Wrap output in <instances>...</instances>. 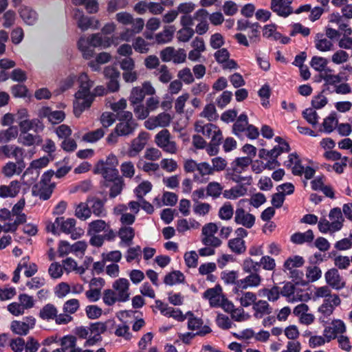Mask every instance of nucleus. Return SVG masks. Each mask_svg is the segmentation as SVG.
<instances>
[{
  "instance_id": "1",
  "label": "nucleus",
  "mask_w": 352,
  "mask_h": 352,
  "mask_svg": "<svg viewBox=\"0 0 352 352\" xmlns=\"http://www.w3.org/2000/svg\"><path fill=\"white\" fill-rule=\"evenodd\" d=\"M79 82V89L75 94V100L74 102V113L76 117H80L82 113L87 109H89L93 101L94 95L90 91L94 86V81L90 80L87 73H82L78 78Z\"/></svg>"
},
{
  "instance_id": "2",
  "label": "nucleus",
  "mask_w": 352,
  "mask_h": 352,
  "mask_svg": "<svg viewBox=\"0 0 352 352\" xmlns=\"http://www.w3.org/2000/svg\"><path fill=\"white\" fill-rule=\"evenodd\" d=\"M130 283L128 279L120 278L116 280L112 285V289L104 290L102 300L107 306H112L116 302H124L130 298Z\"/></svg>"
},
{
  "instance_id": "3",
  "label": "nucleus",
  "mask_w": 352,
  "mask_h": 352,
  "mask_svg": "<svg viewBox=\"0 0 352 352\" xmlns=\"http://www.w3.org/2000/svg\"><path fill=\"white\" fill-rule=\"evenodd\" d=\"M300 283L287 282L281 289V295L286 297L289 302H306L310 299L307 290L300 287Z\"/></svg>"
},
{
  "instance_id": "4",
  "label": "nucleus",
  "mask_w": 352,
  "mask_h": 352,
  "mask_svg": "<svg viewBox=\"0 0 352 352\" xmlns=\"http://www.w3.org/2000/svg\"><path fill=\"white\" fill-rule=\"evenodd\" d=\"M117 120L119 122L116 124L115 129L122 136L132 135L138 126V124L133 119L131 111L118 112Z\"/></svg>"
},
{
  "instance_id": "5",
  "label": "nucleus",
  "mask_w": 352,
  "mask_h": 352,
  "mask_svg": "<svg viewBox=\"0 0 352 352\" xmlns=\"http://www.w3.org/2000/svg\"><path fill=\"white\" fill-rule=\"evenodd\" d=\"M218 231V226L214 223H208L204 225L201 230V243L206 246L213 248L219 247L222 241L215 236Z\"/></svg>"
},
{
  "instance_id": "6",
  "label": "nucleus",
  "mask_w": 352,
  "mask_h": 352,
  "mask_svg": "<svg viewBox=\"0 0 352 352\" xmlns=\"http://www.w3.org/2000/svg\"><path fill=\"white\" fill-rule=\"evenodd\" d=\"M155 142L164 152L175 154L177 151V144L168 129H162L158 132L155 135Z\"/></svg>"
},
{
  "instance_id": "7",
  "label": "nucleus",
  "mask_w": 352,
  "mask_h": 352,
  "mask_svg": "<svg viewBox=\"0 0 352 352\" xmlns=\"http://www.w3.org/2000/svg\"><path fill=\"white\" fill-rule=\"evenodd\" d=\"M112 320H108L105 322H96L91 323L89 327L90 336L85 342V346H93L96 342L102 340L101 334L104 333L109 324H113Z\"/></svg>"
},
{
  "instance_id": "8",
  "label": "nucleus",
  "mask_w": 352,
  "mask_h": 352,
  "mask_svg": "<svg viewBox=\"0 0 352 352\" xmlns=\"http://www.w3.org/2000/svg\"><path fill=\"white\" fill-rule=\"evenodd\" d=\"M195 129L198 133H201L204 136L214 140H222L223 135L221 130L215 124L208 123L203 124L202 122H197Z\"/></svg>"
},
{
  "instance_id": "9",
  "label": "nucleus",
  "mask_w": 352,
  "mask_h": 352,
  "mask_svg": "<svg viewBox=\"0 0 352 352\" xmlns=\"http://www.w3.org/2000/svg\"><path fill=\"white\" fill-rule=\"evenodd\" d=\"M329 297L324 299L323 303L318 307V312L321 314L320 320L322 322H326L325 319L333 314L334 309L341 302L339 296L336 294Z\"/></svg>"
},
{
  "instance_id": "10",
  "label": "nucleus",
  "mask_w": 352,
  "mask_h": 352,
  "mask_svg": "<svg viewBox=\"0 0 352 352\" xmlns=\"http://www.w3.org/2000/svg\"><path fill=\"white\" fill-rule=\"evenodd\" d=\"M36 320L33 316L26 317L23 321L13 320L10 324L11 331L19 336H26L33 329Z\"/></svg>"
},
{
  "instance_id": "11",
  "label": "nucleus",
  "mask_w": 352,
  "mask_h": 352,
  "mask_svg": "<svg viewBox=\"0 0 352 352\" xmlns=\"http://www.w3.org/2000/svg\"><path fill=\"white\" fill-rule=\"evenodd\" d=\"M172 117L168 113H160L156 116H151L144 122V126L148 130L157 127L164 128L170 125Z\"/></svg>"
},
{
  "instance_id": "12",
  "label": "nucleus",
  "mask_w": 352,
  "mask_h": 352,
  "mask_svg": "<svg viewBox=\"0 0 352 352\" xmlns=\"http://www.w3.org/2000/svg\"><path fill=\"white\" fill-rule=\"evenodd\" d=\"M324 278L327 284L334 289L340 290L346 286L344 279L336 268L327 270L324 274Z\"/></svg>"
},
{
  "instance_id": "13",
  "label": "nucleus",
  "mask_w": 352,
  "mask_h": 352,
  "mask_svg": "<svg viewBox=\"0 0 352 352\" xmlns=\"http://www.w3.org/2000/svg\"><path fill=\"white\" fill-rule=\"evenodd\" d=\"M292 0H271L270 8L278 16L286 18L294 12Z\"/></svg>"
},
{
  "instance_id": "14",
  "label": "nucleus",
  "mask_w": 352,
  "mask_h": 352,
  "mask_svg": "<svg viewBox=\"0 0 352 352\" xmlns=\"http://www.w3.org/2000/svg\"><path fill=\"white\" fill-rule=\"evenodd\" d=\"M156 307L160 311V313L166 317L173 318L177 321H184L186 316L182 314V311L179 309H175L169 307L168 305L164 304L160 300H155Z\"/></svg>"
},
{
  "instance_id": "15",
  "label": "nucleus",
  "mask_w": 352,
  "mask_h": 352,
  "mask_svg": "<svg viewBox=\"0 0 352 352\" xmlns=\"http://www.w3.org/2000/svg\"><path fill=\"white\" fill-rule=\"evenodd\" d=\"M38 116L40 118H47L52 124L61 122L65 117L63 111H52L48 107H44L39 109Z\"/></svg>"
},
{
  "instance_id": "16",
  "label": "nucleus",
  "mask_w": 352,
  "mask_h": 352,
  "mask_svg": "<svg viewBox=\"0 0 352 352\" xmlns=\"http://www.w3.org/2000/svg\"><path fill=\"white\" fill-rule=\"evenodd\" d=\"M54 186L52 184L38 182L34 184L32 188V194L40 199L45 201L51 197Z\"/></svg>"
},
{
  "instance_id": "17",
  "label": "nucleus",
  "mask_w": 352,
  "mask_h": 352,
  "mask_svg": "<svg viewBox=\"0 0 352 352\" xmlns=\"http://www.w3.org/2000/svg\"><path fill=\"white\" fill-rule=\"evenodd\" d=\"M234 221L246 228H251L255 223V217L247 212L243 208H238L235 211Z\"/></svg>"
},
{
  "instance_id": "18",
  "label": "nucleus",
  "mask_w": 352,
  "mask_h": 352,
  "mask_svg": "<svg viewBox=\"0 0 352 352\" xmlns=\"http://www.w3.org/2000/svg\"><path fill=\"white\" fill-rule=\"evenodd\" d=\"M148 140V133L141 132L138 136L131 142L128 154L131 157H135L144 148Z\"/></svg>"
},
{
  "instance_id": "19",
  "label": "nucleus",
  "mask_w": 352,
  "mask_h": 352,
  "mask_svg": "<svg viewBox=\"0 0 352 352\" xmlns=\"http://www.w3.org/2000/svg\"><path fill=\"white\" fill-rule=\"evenodd\" d=\"M87 201L89 204L91 213L99 217H106L105 200H102L96 197L89 196L87 197Z\"/></svg>"
},
{
  "instance_id": "20",
  "label": "nucleus",
  "mask_w": 352,
  "mask_h": 352,
  "mask_svg": "<svg viewBox=\"0 0 352 352\" xmlns=\"http://www.w3.org/2000/svg\"><path fill=\"white\" fill-rule=\"evenodd\" d=\"M261 281L262 278L258 273H249V275L239 280L237 290L242 291L250 287H257L261 285Z\"/></svg>"
},
{
  "instance_id": "21",
  "label": "nucleus",
  "mask_w": 352,
  "mask_h": 352,
  "mask_svg": "<svg viewBox=\"0 0 352 352\" xmlns=\"http://www.w3.org/2000/svg\"><path fill=\"white\" fill-rule=\"evenodd\" d=\"M94 173L100 174L105 180V182H111V181L121 177L119 175L117 168L104 167L102 162H98L94 168Z\"/></svg>"
},
{
  "instance_id": "22",
  "label": "nucleus",
  "mask_w": 352,
  "mask_h": 352,
  "mask_svg": "<svg viewBox=\"0 0 352 352\" xmlns=\"http://www.w3.org/2000/svg\"><path fill=\"white\" fill-rule=\"evenodd\" d=\"M20 132H28L33 130L36 133L41 132L43 130L44 126L38 119L28 120L25 119L19 123Z\"/></svg>"
},
{
  "instance_id": "23",
  "label": "nucleus",
  "mask_w": 352,
  "mask_h": 352,
  "mask_svg": "<svg viewBox=\"0 0 352 352\" xmlns=\"http://www.w3.org/2000/svg\"><path fill=\"white\" fill-rule=\"evenodd\" d=\"M118 236L120 238V246H130L135 236V230L131 226H121L118 232Z\"/></svg>"
},
{
  "instance_id": "24",
  "label": "nucleus",
  "mask_w": 352,
  "mask_h": 352,
  "mask_svg": "<svg viewBox=\"0 0 352 352\" xmlns=\"http://www.w3.org/2000/svg\"><path fill=\"white\" fill-rule=\"evenodd\" d=\"M74 18L77 21L78 27L82 31H85L91 27L97 28V25H93L92 19L88 16H85L83 14V12L79 9L74 10ZM96 23L98 24V21H96Z\"/></svg>"
},
{
  "instance_id": "25",
  "label": "nucleus",
  "mask_w": 352,
  "mask_h": 352,
  "mask_svg": "<svg viewBox=\"0 0 352 352\" xmlns=\"http://www.w3.org/2000/svg\"><path fill=\"white\" fill-rule=\"evenodd\" d=\"M21 190V185L18 181H12L8 186H0V197H15Z\"/></svg>"
},
{
  "instance_id": "26",
  "label": "nucleus",
  "mask_w": 352,
  "mask_h": 352,
  "mask_svg": "<svg viewBox=\"0 0 352 352\" xmlns=\"http://www.w3.org/2000/svg\"><path fill=\"white\" fill-rule=\"evenodd\" d=\"M254 316L256 318H262L265 315H270L272 313V308L266 300H259L254 303L252 307Z\"/></svg>"
},
{
  "instance_id": "27",
  "label": "nucleus",
  "mask_w": 352,
  "mask_h": 352,
  "mask_svg": "<svg viewBox=\"0 0 352 352\" xmlns=\"http://www.w3.org/2000/svg\"><path fill=\"white\" fill-rule=\"evenodd\" d=\"M239 272L235 270H225L221 273V278L226 285H234L235 287L233 289V292L235 294H238L240 290H237L238 288V280Z\"/></svg>"
},
{
  "instance_id": "28",
  "label": "nucleus",
  "mask_w": 352,
  "mask_h": 352,
  "mask_svg": "<svg viewBox=\"0 0 352 352\" xmlns=\"http://www.w3.org/2000/svg\"><path fill=\"white\" fill-rule=\"evenodd\" d=\"M91 46L93 47L107 48L113 44V40L101 33L94 34L89 38Z\"/></svg>"
},
{
  "instance_id": "29",
  "label": "nucleus",
  "mask_w": 352,
  "mask_h": 352,
  "mask_svg": "<svg viewBox=\"0 0 352 352\" xmlns=\"http://www.w3.org/2000/svg\"><path fill=\"white\" fill-rule=\"evenodd\" d=\"M104 186L109 188V197L115 198L121 194L124 186V182L122 177H120L111 181V182H104Z\"/></svg>"
},
{
  "instance_id": "30",
  "label": "nucleus",
  "mask_w": 352,
  "mask_h": 352,
  "mask_svg": "<svg viewBox=\"0 0 352 352\" xmlns=\"http://www.w3.org/2000/svg\"><path fill=\"white\" fill-rule=\"evenodd\" d=\"M248 188L243 184H239L232 187L230 189L225 190L223 192V196L227 199H236L240 197L246 195Z\"/></svg>"
},
{
  "instance_id": "31",
  "label": "nucleus",
  "mask_w": 352,
  "mask_h": 352,
  "mask_svg": "<svg viewBox=\"0 0 352 352\" xmlns=\"http://www.w3.org/2000/svg\"><path fill=\"white\" fill-rule=\"evenodd\" d=\"M314 239V234L311 230H308L305 232H298L291 236V241L293 243L301 245L305 243H311Z\"/></svg>"
},
{
  "instance_id": "32",
  "label": "nucleus",
  "mask_w": 352,
  "mask_h": 352,
  "mask_svg": "<svg viewBox=\"0 0 352 352\" xmlns=\"http://www.w3.org/2000/svg\"><path fill=\"white\" fill-rule=\"evenodd\" d=\"M56 223H59L60 230L65 233H72V237L76 239L78 236H74L73 231L75 230L76 220L69 218L66 220L63 217H57Z\"/></svg>"
},
{
  "instance_id": "33",
  "label": "nucleus",
  "mask_w": 352,
  "mask_h": 352,
  "mask_svg": "<svg viewBox=\"0 0 352 352\" xmlns=\"http://www.w3.org/2000/svg\"><path fill=\"white\" fill-rule=\"evenodd\" d=\"M197 173H195L193 176V179L195 182H204L205 177L213 175L211 166L209 163L203 162L198 164L197 170Z\"/></svg>"
},
{
  "instance_id": "34",
  "label": "nucleus",
  "mask_w": 352,
  "mask_h": 352,
  "mask_svg": "<svg viewBox=\"0 0 352 352\" xmlns=\"http://www.w3.org/2000/svg\"><path fill=\"white\" fill-rule=\"evenodd\" d=\"M19 13L23 21L28 25H33L37 20L36 12L28 6H21Z\"/></svg>"
},
{
  "instance_id": "35",
  "label": "nucleus",
  "mask_w": 352,
  "mask_h": 352,
  "mask_svg": "<svg viewBox=\"0 0 352 352\" xmlns=\"http://www.w3.org/2000/svg\"><path fill=\"white\" fill-rule=\"evenodd\" d=\"M131 24L132 29L131 30L128 29L125 32L121 34L120 36L122 40L128 41L133 34L140 32L144 28V21L141 18H138L135 20L133 19Z\"/></svg>"
},
{
  "instance_id": "36",
  "label": "nucleus",
  "mask_w": 352,
  "mask_h": 352,
  "mask_svg": "<svg viewBox=\"0 0 352 352\" xmlns=\"http://www.w3.org/2000/svg\"><path fill=\"white\" fill-rule=\"evenodd\" d=\"M248 118L245 113H241L233 124V133L240 137L242 133L245 132L248 126Z\"/></svg>"
},
{
  "instance_id": "37",
  "label": "nucleus",
  "mask_w": 352,
  "mask_h": 352,
  "mask_svg": "<svg viewBox=\"0 0 352 352\" xmlns=\"http://www.w3.org/2000/svg\"><path fill=\"white\" fill-rule=\"evenodd\" d=\"M42 139L39 135H34L28 132H21L18 138V142L25 146H31L34 144H40Z\"/></svg>"
},
{
  "instance_id": "38",
  "label": "nucleus",
  "mask_w": 352,
  "mask_h": 352,
  "mask_svg": "<svg viewBox=\"0 0 352 352\" xmlns=\"http://www.w3.org/2000/svg\"><path fill=\"white\" fill-rule=\"evenodd\" d=\"M175 28L174 26H166L163 31L157 34L155 36V41L158 44H164L170 42L173 37Z\"/></svg>"
},
{
  "instance_id": "39",
  "label": "nucleus",
  "mask_w": 352,
  "mask_h": 352,
  "mask_svg": "<svg viewBox=\"0 0 352 352\" xmlns=\"http://www.w3.org/2000/svg\"><path fill=\"white\" fill-rule=\"evenodd\" d=\"M305 259L302 256L298 255L289 256L284 262L283 271L287 272V270L300 267L305 264Z\"/></svg>"
},
{
  "instance_id": "40",
  "label": "nucleus",
  "mask_w": 352,
  "mask_h": 352,
  "mask_svg": "<svg viewBox=\"0 0 352 352\" xmlns=\"http://www.w3.org/2000/svg\"><path fill=\"white\" fill-rule=\"evenodd\" d=\"M315 46L320 52H328L333 50V42L324 37L322 34H317L315 40Z\"/></svg>"
},
{
  "instance_id": "41",
  "label": "nucleus",
  "mask_w": 352,
  "mask_h": 352,
  "mask_svg": "<svg viewBox=\"0 0 352 352\" xmlns=\"http://www.w3.org/2000/svg\"><path fill=\"white\" fill-rule=\"evenodd\" d=\"M223 186L217 182H211L206 187V196L211 197L216 199L223 195Z\"/></svg>"
},
{
  "instance_id": "42",
  "label": "nucleus",
  "mask_w": 352,
  "mask_h": 352,
  "mask_svg": "<svg viewBox=\"0 0 352 352\" xmlns=\"http://www.w3.org/2000/svg\"><path fill=\"white\" fill-rule=\"evenodd\" d=\"M58 314L56 307L50 303L45 305L39 311V317L43 320H54Z\"/></svg>"
},
{
  "instance_id": "43",
  "label": "nucleus",
  "mask_w": 352,
  "mask_h": 352,
  "mask_svg": "<svg viewBox=\"0 0 352 352\" xmlns=\"http://www.w3.org/2000/svg\"><path fill=\"white\" fill-rule=\"evenodd\" d=\"M79 50L85 59H89L94 56V50L90 44V39L81 37L78 42Z\"/></svg>"
},
{
  "instance_id": "44",
  "label": "nucleus",
  "mask_w": 352,
  "mask_h": 352,
  "mask_svg": "<svg viewBox=\"0 0 352 352\" xmlns=\"http://www.w3.org/2000/svg\"><path fill=\"white\" fill-rule=\"evenodd\" d=\"M108 225L109 223L102 219L92 221L88 224L87 233L91 234L104 232L108 228Z\"/></svg>"
},
{
  "instance_id": "45",
  "label": "nucleus",
  "mask_w": 352,
  "mask_h": 352,
  "mask_svg": "<svg viewBox=\"0 0 352 352\" xmlns=\"http://www.w3.org/2000/svg\"><path fill=\"white\" fill-rule=\"evenodd\" d=\"M228 245L230 250L236 254H241L246 250L245 241L239 237L230 239Z\"/></svg>"
},
{
  "instance_id": "46",
  "label": "nucleus",
  "mask_w": 352,
  "mask_h": 352,
  "mask_svg": "<svg viewBox=\"0 0 352 352\" xmlns=\"http://www.w3.org/2000/svg\"><path fill=\"white\" fill-rule=\"evenodd\" d=\"M318 227L320 232L327 233L328 232H335L340 230L339 223H331L326 219H320L318 221Z\"/></svg>"
},
{
  "instance_id": "47",
  "label": "nucleus",
  "mask_w": 352,
  "mask_h": 352,
  "mask_svg": "<svg viewBox=\"0 0 352 352\" xmlns=\"http://www.w3.org/2000/svg\"><path fill=\"white\" fill-rule=\"evenodd\" d=\"M259 295L266 297L269 301H276L281 294V291L278 286H274L271 289L263 288L259 290Z\"/></svg>"
},
{
  "instance_id": "48",
  "label": "nucleus",
  "mask_w": 352,
  "mask_h": 352,
  "mask_svg": "<svg viewBox=\"0 0 352 352\" xmlns=\"http://www.w3.org/2000/svg\"><path fill=\"white\" fill-rule=\"evenodd\" d=\"M91 211L89 204L86 202L80 203L76 208L75 215L81 220H86L91 217Z\"/></svg>"
},
{
  "instance_id": "49",
  "label": "nucleus",
  "mask_w": 352,
  "mask_h": 352,
  "mask_svg": "<svg viewBox=\"0 0 352 352\" xmlns=\"http://www.w3.org/2000/svg\"><path fill=\"white\" fill-rule=\"evenodd\" d=\"M19 133L16 126H11L6 130L0 131V143H7L15 139Z\"/></svg>"
},
{
  "instance_id": "50",
  "label": "nucleus",
  "mask_w": 352,
  "mask_h": 352,
  "mask_svg": "<svg viewBox=\"0 0 352 352\" xmlns=\"http://www.w3.org/2000/svg\"><path fill=\"white\" fill-rule=\"evenodd\" d=\"M257 299L256 294L252 292H241V296L239 298L241 306L242 307H248L250 305L254 306Z\"/></svg>"
},
{
  "instance_id": "51",
  "label": "nucleus",
  "mask_w": 352,
  "mask_h": 352,
  "mask_svg": "<svg viewBox=\"0 0 352 352\" xmlns=\"http://www.w3.org/2000/svg\"><path fill=\"white\" fill-rule=\"evenodd\" d=\"M184 280V274L179 271H173L166 274L164 279V283L166 285H173L177 283H182Z\"/></svg>"
},
{
  "instance_id": "52",
  "label": "nucleus",
  "mask_w": 352,
  "mask_h": 352,
  "mask_svg": "<svg viewBox=\"0 0 352 352\" xmlns=\"http://www.w3.org/2000/svg\"><path fill=\"white\" fill-rule=\"evenodd\" d=\"M104 135L103 129H97L95 131H89L83 135L82 140L84 142L94 143L100 140Z\"/></svg>"
},
{
  "instance_id": "53",
  "label": "nucleus",
  "mask_w": 352,
  "mask_h": 352,
  "mask_svg": "<svg viewBox=\"0 0 352 352\" xmlns=\"http://www.w3.org/2000/svg\"><path fill=\"white\" fill-rule=\"evenodd\" d=\"M226 177L232 181L234 183H236L239 184H243L245 186V185L250 186L252 184V177L251 175H243L240 174H230L227 173Z\"/></svg>"
},
{
  "instance_id": "54",
  "label": "nucleus",
  "mask_w": 352,
  "mask_h": 352,
  "mask_svg": "<svg viewBox=\"0 0 352 352\" xmlns=\"http://www.w3.org/2000/svg\"><path fill=\"white\" fill-rule=\"evenodd\" d=\"M76 337L72 335L64 336L59 340L60 345L66 352L72 350L76 346Z\"/></svg>"
},
{
  "instance_id": "55",
  "label": "nucleus",
  "mask_w": 352,
  "mask_h": 352,
  "mask_svg": "<svg viewBox=\"0 0 352 352\" xmlns=\"http://www.w3.org/2000/svg\"><path fill=\"white\" fill-rule=\"evenodd\" d=\"M242 269L246 274L258 273L260 270L259 263L254 261L251 258H246L243 261Z\"/></svg>"
},
{
  "instance_id": "56",
  "label": "nucleus",
  "mask_w": 352,
  "mask_h": 352,
  "mask_svg": "<svg viewBox=\"0 0 352 352\" xmlns=\"http://www.w3.org/2000/svg\"><path fill=\"white\" fill-rule=\"evenodd\" d=\"M158 80L162 83H168L173 78V76L166 65H162L156 72Z\"/></svg>"
},
{
  "instance_id": "57",
  "label": "nucleus",
  "mask_w": 352,
  "mask_h": 352,
  "mask_svg": "<svg viewBox=\"0 0 352 352\" xmlns=\"http://www.w3.org/2000/svg\"><path fill=\"white\" fill-rule=\"evenodd\" d=\"M234 214V209L230 202H226L219 210V217L222 220H230Z\"/></svg>"
},
{
  "instance_id": "58",
  "label": "nucleus",
  "mask_w": 352,
  "mask_h": 352,
  "mask_svg": "<svg viewBox=\"0 0 352 352\" xmlns=\"http://www.w3.org/2000/svg\"><path fill=\"white\" fill-rule=\"evenodd\" d=\"M152 189L151 182L146 181L140 184L134 190V192L139 200L144 199V196L149 192Z\"/></svg>"
},
{
  "instance_id": "59",
  "label": "nucleus",
  "mask_w": 352,
  "mask_h": 352,
  "mask_svg": "<svg viewBox=\"0 0 352 352\" xmlns=\"http://www.w3.org/2000/svg\"><path fill=\"white\" fill-rule=\"evenodd\" d=\"M177 77L181 82L182 81L186 85L192 84L195 80L193 74L188 67H185L179 70L177 74Z\"/></svg>"
},
{
  "instance_id": "60",
  "label": "nucleus",
  "mask_w": 352,
  "mask_h": 352,
  "mask_svg": "<svg viewBox=\"0 0 352 352\" xmlns=\"http://www.w3.org/2000/svg\"><path fill=\"white\" fill-rule=\"evenodd\" d=\"M349 60V54L343 50H338L331 56V61L336 65H341Z\"/></svg>"
},
{
  "instance_id": "61",
  "label": "nucleus",
  "mask_w": 352,
  "mask_h": 352,
  "mask_svg": "<svg viewBox=\"0 0 352 352\" xmlns=\"http://www.w3.org/2000/svg\"><path fill=\"white\" fill-rule=\"evenodd\" d=\"M306 276L309 282H315L321 278L322 271L318 266L307 267Z\"/></svg>"
},
{
  "instance_id": "62",
  "label": "nucleus",
  "mask_w": 352,
  "mask_h": 352,
  "mask_svg": "<svg viewBox=\"0 0 352 352\" xmlns=\"http://www.w3.org/2000/svg\"><path fill=\"white\" fill-rule=\"evenodd\" d=\"M134 50L141 54H146L149 50V43L144 38L139 36L137 37L133 43Z\"/></svg>"
},
{
  "instance_id": "63",
  "label": "nucleus",
  "mask_w": 352,
  "mask_h": 352,
  "mask_svg": "<svg viewBox=\"0 0 352 352\" xmlns=\"http://www.w3.org/2000/svg\"><path fill=\"white\" fill-rule=\"evenodd\" d=\"M200 116L207 118L209 121L215 120L218 115L215 107L213 104H209L205 106L203 111L200 113Z\"/></svg>"
},
{
  "instance_id": "64",
  "label": "nucleus",
  "mask_w": 352,
  "mask_h": 352,
  "mask_svg": "<svg viewBox=\"0 0 352 352\" xmlns=\"http://www.w3.org/2000/svg\"><path fill=\"white\" fill-rule=\"evenodd\" d=\"M338 121L334 115L331 114L327 117L322 123L324 131L327 133H331L338 125Z\"/></svg>"
}]
</instances>
